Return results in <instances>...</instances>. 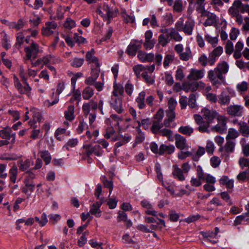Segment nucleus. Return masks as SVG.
<instances>
[{"instance_id": "1", "label": "nucleus", "mask_w": 249, "mask_h": 249, "mask_svg": "<svg viewBox=\"0 0 249 249\" xmlns=\"http://www.w3.org/2000/svg\"><path fill=\"white\" fill-rule=\"evenodd\" d=\"M202 115L195 114L194 119L196 124L199 125L197 129L201 133H209V128L214 119L217 118L218 112L213 109L204 108L201 110Z\"/></svg>"}, {"instance_id": "2", "label": "nucleus", "mask_w": 249, "mask_h": 249, "mask_svg": "<svg viewBox=\"0 0 249 249\" xmlns=\"http://www.w3.org/2000/svg\"><path fill=\"white\" fill-rule=\"evenodd\" d=\"M115 131L113 127L108 128L104 134V137L107 139L111 138L113 142L118 141L114 145L115 149L127 143L131 140V136L128 134L123 136L120 133L115 134Z\"/></svg>"}, {"instance_id": "3", "label": "nucleus", "mask_w": 249, "mask_h": 249, "mask_svg": "<svg viewBox=\"0 0 249 249\" xmlns=\"http://www.w3.org/2000/svg\"><path fill=\"white\" fill-rule=\"evenodd\" d=\"M208 78L214 86H218L225 83V77L217 71L215 68L208 72Z\"/></svg>"}, {"instance_id": "4", "label": "nucleus", "mask_w": 249, "mask_h": 249, "mask_svg": "<svg viewBox=\"0 0 249 249\" xmlns=\"http://www.w3.org/2000/svg\"><path fill=\"white\" fill-rule=\"evenodd\" d=\"M14 84L16 88L18 90L20 94H26L29 97L31 95V91L32 90L31 87L29 86V84H24V86L22 85L18 77L14 75L13 76Z\"/></svg>"}, {"instance_id": "5", "label": "nucleus", "mask_w": 249, "mask_h": 249, "mask_svg": "<svg viewBox=\"0 0 249 249\" xmlns=\"http://www.w3.org/2000/svg\"><path fill=\"white\" fill-rule=\"evenodd\" d=\"M24 51L26 53L25 60H31L32 58L35 59L39 53V45L32 42L30 46L25 47Z\"/></svg>"}, {"instance_id": "6", "label": "nucleus", "mask_w": 249, "mask_h": 249, "mask_svg": "<svg viewBox=\"0 0 249 249\" xmlns=\"http://www.w3.org/2000/svg\"><path fill=\"white\" fill-rule=\"evenodd\" d=\"M142 40H132L127 47L126 52L131 56L136 55L137 52L141 48Z\"/></svg>"}, {"instance_id": "7", "label": "nucleus", "mask_w": 249, "mask_h": 249, "mask_svg": "<svg viewBox=\"0 0 249 249\" xmlns=\"http://www.w3.org/2000/svg\"><path fill=\"white\" fill-rule=\"evenodd\" d=\"M228 114L231 116L241 117L244 113V107L241 105H230L227 108Z\"/></svg>"}, {"instance_id": "8", "label": "nucleus", "mask_w": 249, "mask_h": 249, "mask_svg": "<svg viewBox=\"0 0 249 249\" xmlns=\"http://www.w3.org/2000/svg\"><path fill=\"white\" fill-rule=\"evenodd\" d=\"M217 120L218 121V124L213 126L211 130L221 134L225 133L227 130L226 119L222 116H218Z\"/></svg>"}, {"instance_id": "9", "label": "nucleus", "mask_w": 249, "mask_h": 249, "mask_svg": "<svg viewBox=\"0 0 249 249\" xmlns=\"http://www.w3.org/2000/svg\"><path fill=\"white\" fill-rule=\"evenodd\" d=\"M57 27V24L55 21L47 22L45 27L42 29V34L44 36H48L53 34Z\"/></svg>"}, {"instance_id": "10", "label": "nucleus", "mask_w": 249, "mask_h": 249, "mask_svg": "<svg viewBox=\"0 0 249 249\" xmlns=\"http://www.w3.org/2000/svg\"><path fill=\"white\" fill-rule=\"evenodd\" d=\"M0 137L5 140H10L12 138L11 143H15L16 142V133H13L11 128L6 127L0 130Z\"/></svg>"}, {"instance_id": "11", "label": "nucleus", "mask_w": 249, "mask_h": 249, "mask_svg": "<svg viewBox=\"0 0 249 249\" xmlns=\"http://www.w3.org/2000/svg\"><path fill=\"white\" fill-rule=\"evenodd\" d=\"M110 106L119 114L122 113L124 111L122 98L112 97L110 101Z\"/></svg>"}, {"instance_id": "12", "label": "nucleus", "mask_w": 249, "mask_h": 249, "mask_svg": "<svg viewBox=\"0 0 249 249\" xmlns=\"http://www.w3.org/2000/svg\"><path fill=\"white\" fill-rule=\"evenodd\" d=\"M25 178L24 179V185L30 188L32 190L35 189V184L34 182V179L36 177L35 174L31 171H28L24 174Z\"/></svg>"}, {"instance_id": "13", "label": "nucleus", "mask_w": 249, "mask_h": 249, "mask_svg": "<svg viewBox=\"0 0 249 249\" xmlns=\"http://www.w3.org/2000/svg\"><path fill=\"white\" fill-rule=\"evenodd\" d=\"M103 10L106 13L105 21H107V24H109L112 19L117 16L118 11L111 9L107 5H104Z\"/></svg>"}, {"instance_id": "14", "label": "nucleus", "mask_w": 249, "mask_h": 249, "mask_svg": "<svg viewBox=\"0 0 249 249\" xmlns=\"http://www.w3.org/2000/svg\"><path fill=\"white\" fill-rule=\"evenodd\" d=\"M223 51V48L218 46L209 53L208 63L210 66H213L215 63L216 59L222 53Z\"/></svg>"}, {"instance_id": "15", "label": "nucleus", "mask_w": 249, "mask_h": 249, "mask_svg": "<svg viewBox=\"0 0 249 249\" xmlns=\"http://www.w3.org/2000/svg\"><path fill=\"white\" fill-rule=\"evenodd\" d=\"M175 139L176 146L178 149L183 150L188 148V146L186 143V139L183 136L178 134H176Z\"/></svg>"}, {"instance_id": "16", "label": "nucleus", "mask_w": 249, "mask_h": 249, "mask_svg": "<svg viewBox=\"0 0 249 249\" xmlns=\"http://www.w3.org/2000/svg\"><path fill=\"white\" fill-rule=\"evenodd\" d=\"M194 0H188L189 5L193 4ZM205 0H196L194 2L196 10L198 13H201L202 16H205V13H207V11L205 10Z\"/></svg>"}, {"instance_id": "17", "label": "nucleus", "mask_w": 249, "mask_h": 249, "mask_svg": "<svg viewBox=\"0 0 249 249\" xmlns=\"http://www.w3.org/2000/svg\"><path fill=\"white\" fill-rule=\"evenodd\" d=\"M172 174L174 178L180 181H183L185 179L184 173L182 172L181 168L177 164L173 165Z\"/></svg>"}, {"instance_id": "18", "label": "nucleus", "mask_w": 249, "mask_h": 249, "mask_svg": "<svg viewBox=\"0 0 249 249\" xmlns=\"http://www.w3.org/2000/svg\"><path fill=\"white\" fill-rule=\"evenodd\" d=\"M97 108L98 103L93 100H91L88 103H84L82 106V110L86 116L88 115L90 109L92 110H95Z\"/></svg>"}, {"instance_id": "19", "label": "nucleus", "mask_w": 249, "mask_h": 249, "mask_svg": "<svg viewBox=\"0 0 249 249\" xmlns=\"http://www.w3.org/2000/svg\"><path fill=\"white\" fill-rule=\"evenodd\" d=\"M204 70H196L191 69L190 74L188 75L187 78L189 80H197L202 78L204 76Z\"/></svg>"}, {"instance_id": "20", "label": "nucleus", "mask_w": 249, "mask_h": 249, "mask_svg": "<svg viewBox=\"0 0 249 249\" xmlns=\"http://www.w3.org/2000/svg\"><path fill=\"white\" fill-rule=\"evenodd\" d=\"M241 1L240 0H235L231 7L228 9V13L231 16H234L240 13V7Z\"/></svg>"}, {"instance_id": "21", "label": "nucleus", "mask_w": 249, "mask_h": 249, "mask_svg": "<svg viewBox=\"0 0 249 249\" xmlns=\"http://www.w3.org/2000/svg\"><path fill=\"white\" fill-rule=\"evenodd\" d=\"M239 126V132L242 136L245 137H249V124L244 121H240L237 123Z\"/></svg>"}, {"instance_id": "22", "label": "nucleus", "mask_w": 249, "mask_h": 249, "mask_svg": "<svg viewBox=\"0 0 249 249\" xmlns=\"http://www.w3.org/2000/svg\"><path fill=\"white\" fill-rule=\"evenodd\" d=\"M102 204V201L96 202L93 203L90 207L89 213L90 214L99 217L101 216V211L100 207Z\"/></svg>"}, {"instance_id": "23", "label": "nucleus", "mask_w": 249, "mask_h": 249, "mask_svg": "<svg viewBox=\"0 0 249 249\" xmlns=\"http://www.w3.org/2000/svg\"><path fill=\"white\" fill-rule=\"evenodd\" d=\"M235 147V143L234 142L231 140H227V142L225 146H221L219 148V151L220 152H224L226 153L229 154L232 153L234 151Z\"/></svg>"}, {"instance_id": "24", "label": "nucleus", "mask_w": 249, "mask_h": 249, "mask_svg": "<svg viewBox=\"0 0 249 249\" xmlns=\"http://www.w3.org/2000/svg\"><path fill=\"white\" fill-rule=\"evenodd\" d=\"M175 149V147L173 145L162 144L159 148V155H162L164 154H171L174 152Z\"/></svg>"}, {"instance_id": "25", "label": "nucleus", "mask_w": 249, "mask_h": 249, "mask_svg": "<svg viewBox=\"0 0 249 249\" xmlns=\"http://www.w3.org/2000/svg\"><path fill=\"white\" fill-rule=\"evenodd\" d=\"M94 50L92 49L90 51L87 53L86 54V60L89 64L94 63L96 66H99L98 59L94 56Z\"/></svg>"}, {"instance_id": "26", "label": "nucleus", "mask_w": 249, "mask_h": 249, "mask_svg": "<svg viewBox=\"0 0 249 249\" xmlns=\"http://www.w3.org/2000/svg\"><path fill=\"white\" fill-rule=\"evenodd\" d=\"M145 92L143 91L139 93L138 96L136 99L137 107L140 109H142L146 107L145 103Z\"/></svg>"}, {"instance_id": "27", "label": "nucleus", "mask_w": 249, "mask_h": 249, "mask_svg": "<svg viewBox=\"0 0 249 249\" xmlns=\"http://www.w3.org/2000/svg\"><path fill=\"white\" fill-rule=\"evenodd\" d=\"M207 18L205 21L204 22L203 25L205 26L215 25L216 24V16L213 13H205V16Z\"/></svg>"}, {"instance_id": "28", "label": "nucleus", "mask_w": 249, "mask_h": 249, "mask_svg": "<svg viewBox=\"0 0 249 249\" xmlns=\"http://www.w3.org/2000/svg\"><path fill=\"white\" fill-rule=\"evenodd\" d=\"M33 164V161H31L30 159L21 160L18 161V165L19 169L21 171H25L29 168L31 164Z\"/></svg>"}, {"instance_id": "29", "label": "nucleus", "mask_w": 249, "mask_h": 249, "mask_svg": "<svg viewBox=\"0 0 249 249\" xmlns=\"http://www.w3.org/2000/svg\"><path fill=\"white\" fill-rule=\"evenodd\" d=\"M231 97L226 92H222L218 96V103L220 105H228L230 104Z\"/></svg>"}, {"instance_id": "30", "label": "nucleus", "mask_w": 249, "mask_h": 249, "mask_svg": "<svg viewBox=\"0 0 249 249\" xmlns=\"http://www.w3.org/2000/svg\"><path fill=\"white\" fill-rule=\"evenodd\" d=\"M195 26V22L193 20L189 19L184 25L183 32L187 35H191Z\"/></svg>"}, {"instance_id": "31", "label": "nucleus", "mask_w": 249, "mask_h": 249, "mask_svg": "<svg viewBox=\"0 0 249 249\" xmlns=\"http://www.w3.org/2000/svg\"><path fill=\"white\" fill-rule=\"evenodd\" d=\"M74 109L73 105H70L68 107L67 110L65 111L64 117L67 121H72L74 119Z\"/></svg>"}, {"instance_id": "32", "label": "nucleus", "mask_w": 249, "mask_h": 249, "mask_svg": "<svg viewBox=\"0 0 249 249\" xmlns=\"http://www.w3.org/2000/svg\"><path fill=\"white\" fill-rule=\"evenodd\" d=\"M216 70L218 71L222 75L226 74L229 71V66L226 61L218 63L215 67Z\"/></svg>"}, {"instance_id": "33", "label": "nucleus", "mask_w": 249, "mask_h": 249, "mask_svg": "<svg viewBox=\"0 0 249 249\" xmlns=\"http://www.w3.org/2000/svg\"><path fill=\"white\" fill-rule=\"evenodd\" d=\"M167 118L164 120V125L166 127L170 126V123L173 122L176 118V113L174 110H167L166 111Z\"/></svg>"}, {"instance_id": "34", "label": "nucleus", "mask_w": 249, "mask_h": 249, "mask_svg": "<svg viewBox=\"0 0 249 249\" xmlns=\"http://www.w3.org/2000/svg\"><path fill=\"white\" fill-rule=\"evenodd\" d=\"M124 92V88L121 84H118L116 82L113 84V90L112 91L113 96L115 97H118L119 95L123 96Z\"/></svg>"}, {"instance_id": "35", "label": "nucleus", "mask_w": 249, "mask_h": 249, "mask_svg": "<svg viewBox=\"0 0 249 249\" xmlns=\"http://www.w3.org/2000/svg\"><path fill=\"white\" fill-rule=\"evenodd\" d=\"M220 184L225 185L228 189H232L233 187L234 181L233 179H229L226 176H222L219 179Z\"/></svg>"}, {"instance_id": "36", "label": "nucleus", "mask_w": 249, "mask_h": 249, "mask_svg": "<svg viewBox=\"0 0 249 249\" xmlns=\"http://www.w3.org/2000/svg\"><path fill=\"white\" fill-rule=\"evenodd\" d=\"M179 58L183 61H188L192 58V54L189 47H186L184 52H181L178 54Z\"/></svg>"}, {"instance_id": "37", "label": "nucleus", "mask_w": 249, "mask_h": 249, "mask_svg": "<svg viewBox=\"0 0 249 249\" xmlns=\"http://www.w3.org/2000/svg\"><path fill=\"white\" fill-rule=\"evenodd\" d=\"M178 131L183 135L190 136L194 132V129L190 125H182L178 128Z\"/></svg>"}, {"instance_id": "38", "label": "nucleus", "mask_w": 249, "mask_h": 249, "mask_svg": "<svg viewBox=\"0 0 249 249\" xmlns=\"http://www.w3.org/2000/svg\"><path fill=\"white\" fill-rule=\"evenodd\" d=\"M25 21L23 19L20 18L17 22H11L9 23V26L10 28L15 29L17 30H19L22 28L25 25Z\"/></svg>"}, {"instance_id": "39", "label": "nucleus", "mask_w": 249, "mask_h": 249, "mask_svg": "<svg viewBox=\"0 0 249 249\" xmlns=\"http://www.w3.org/2000/svg\"><path fill=\"white\" fill-rule=\"evenodd\" d=\"M164 124L161 123L160 122L157 121H153L152 125L151 127V131L153 134H156L160 130V129L163 127Z\"/></svg>"}, {"instance_id": "40", "label": "nucleus", "mask_w": 249, "mask_h": 249, "mask_svg": "<svg viewBox=\"0 0 249 249\" xmlns=\"http://www.w3.org/2000/svg\"><path fill=\"white\" fill-rule=\"evenodd\" d=\"M93 89L89 86L87 87L82 92L83 98L85 100H89L93 96Z\"/></svg>"}, {"instance_id": "41", "label": "nucleus", "mask_w": 249, "mask_h": 249, "mask_svg": "<svg viewBox=\"0 0 249 249\" xmlns=\"http://www.w3.org/2000/svg\"><path fill=\"white\" fill-rule=\"evenodd\" d=\"M159 43L162 47H165L170 41L169 36L168 34L165 35L163 34L160 35L158 37Z\"/></svg>"}, {"instance_id": "42", "label": "nucleus", "mask_w": 249, "mask_h": 249, "mask_svg": "<svg viewBox=\"0 0 249 249\" xmlns=\"http://www.w3.org/2000/svg\"><path fill=\"white\" fill-rule=\"evenodd\" d=\"M170 33L168 34L169 38L174 39L176 41H180L182 37L175 28H171Z\"/></svg>"}, {"instance_id": "43", "label": "nucleus", "mask_w": 249, "mask_h": 249, "mask_svg": "<svg viewBox=\"0 0 249 249\" xmlns=\"http://www.w3.org/2000/svg\"><path fill=\"white\" fill-rule=\"evenodd\" d=\"M39 154L41 158L44 160L46 165L50 163L52 158L50 153L48 151H41L39 152Z\"/></svg>"}, {"instance_id": "44", "label": "nucleus", "mask_w": 249, "mask_h": 249, "mask_svg": "<svg viewBox=\"0 0 249 249\" xmlns=\"http://www.w3.org/2000/svg\"><path fill=\"white\" fill-rule=\"evenodd\" d=\"M18 170L17 167L13 166L10 169L9 171V177L11 181L13 183H15L17 180V177L18 175Z\"/></svg>"}, {"instance_id": "45", "label": "nucleus", "mask_w": 249, "mask_h": 249, "mask_svg": "<svg viewBox=\"0 0 249 249\" xmlns=\"http://www.w3.org/2000/svg\"><path fill=\"white\" fill-rule=\"evenodd\" d=\"M175 59V55L173 54H166L164 58L163 65L164 68L168 67Z\"/></svg>"}, {"instance_id": "46", "label": "nucleus", "mask_w": 249, "mask_h": 249, "mask_svg": "<svg viewBox=\"0 0 249 249\" xmlns=\"http://www.w3.org/2000/svg\"><path fill=\"white\" fill-rule=\"evenodd\" d=\"M162 24L164 26H167L173 23L172 15L171 13H167L162 17Z\"/></svg>"}, {"instance_id": "47", "label": "nucleus", "mask_w": 249, "mask_h": 249, "mask_svg": "<svg viewBox=\"0 0 249 249\" xmlns=\"http://www.w3.org/2000/svg\"><path fill=\"white\" fill-rule=\"evenodd\" d=\"M239 136L238 132L234 128H230L228 130V134L226 136V140L235 139Z\"/></svg>"}, {"instance_id": "48", "label": "nucleus", "mask_w": 249, "mask_h": 249, "mask_svg": "<svg viewBox=\"0 0 249 249\" xmlns=\"http://www.w3.org/2000/svg\"><path fill=\"white\" fill-rule=\"evenodd\" d=\"M24 36L22 32H18L17 34L16 43L15 46L18 49H19L23 43Z\"/></svg>"}, {"instance_id": "49", "label": "nucleus", "mask_w": 249, "mask_h": 249, "mask_svg": "<svg viewBox=\"0 0 249 249\" xmlns=\"http://www.w3.org/2000/svg\"><path fill=\"white\" fill-rule=\"evenodd\" d=\"M142 76L144 81L149 85H152L154 83V78L151 75H149L147 71H143L142 73Z\"/></svg>"}, {"instance_id": "50", "label": "nucleus", "mask_w": 249, "mask_h": 249, "mask_svg": "<svg viewBox=\"0 0 249 249\" xmlns=\"http://www.w3.org/2000/svg\"><path fill=\"white\" fill-rule=\"evenodd\" d=\"M238 163L242 169L247 168V170H249V158L241 157L239 160Z\"/></svg>"}, {"instance_id": "51", "label": "nucleus", "mask_w": 249, "mask_h": 249, "mask_svg": "<svg viewBox=\"0 0 249 249\" xmlns=\"http://www.w3.org/2000/svg\"><path fill=\"white\" fill-rule=\"evenodd\" d=\"M84 62V58L75 57L71 61V65L75 68H79L82 66Z\"/></svg>"}, {"instance_id": "52", "label": "nucleus", "mask_w": 249, "mask_h": 249, "mask_svg": "<svg viewBox=\"0 0 249 249\" xmlns=\"http://www.w3.org/2000/svg\"><path fill=\"white\" fill-rule=\"evenodd\" d=\"M205 39L214 47L216 46L218 41L217 37H212L208 34L205 35Z\"/></svg>"}, {"instance_id": "53", "label": "nucleus", "mask_w": 249, "mask_h": 249, "mask_svg": "<svg viewBox=\"0 0 249 249\" xmlns=\"http://www.w3.org/2000/svg\"><path fill=\"white\" fill-rule=\"evenodd\" d=\"M75 26V22L70 18H66L64 27L67 29H71Z\"/></svg>"}, {"instance_id": "54", "label": "nucleus", "mask_w": 249, "mask_h": 249, "mask_svg": "<svg viewBox=\"0 0 249 249\" xmlns=\"http://www.w3.org/2000/svg\"><path fill=\"white\" fill-rule=\"evenodd\" d=\"M239 180L245 181L249 180V170L240 172L237 177Z\"/></svg>"}, {"instance_id": "55", "label": "nucleus", "mask_w": 249, "mask_h": 249, "mask_svg": "<svg viewBox=\"0 0 249 249\" xmlns=\"http://www.w3.org/2000/svg\"><path fill=\"white\" fill-rule=\"evenodd\" d=\"M88 127V125L87 124L83 119L80 121L78 126L76 128V131L78 134H81L85 128H87Z\"/></svg>"}, {"instance_id": "56", "label": "nucleus", "mask_w": 249, "mask_h": 249, "mask_svg": "<svg viewBox=\"0 0 249 249\" xmlns=\"http://www.w3.org/2000/svg\"><path fill=\"white\" fill-rule=\"evenodd\" d=\"M133 70L137 77H139L140 75L141 72L145 71V66L142 65H135L133 67Z\"/></svg>"}, {"instance_id": "57", "label": "nucleus", "mask_w": 249, "mask_h": 249, "mask_svg": "<svg viewBox=\"0 0 249 249\" xmlns=\"http://www.w3.org/2000/svg\"><path fill=\"white\" fill-rule=\"evenodd\" d=\"M78 143V140L77 139H70L67 143L64 146V147L66 148V149L69 150V147H74L76 145H77Z\"/></svg>"}, {"instance_id": "58", "label": "nucleus", "mask_w": 249, "mask_h": 249, "mask_svg": "<svg viewBox=\"0 0 249 249\" xmlns=\"http://www.w3.org/2000/svg\"><path fill=\"white\" fill-rule=\"evenodd\" d=\"M100 64H99V66H96L95 65V67L93 66H91V76L94 77V79H97L99 75V73L100 71Z\"/></svg>"}, {"instance_id": "59", "label": "nucleus", "mask_w": 249, "mask_h": 249, "mask_svg": "<svg viewBox=\"0 0 249 249\" xmlns=\"http://www.w3.org/2000/svg\"><path fill=\"white\" fill-rule=\"evenodd\" d=\"M33 112V118L34 120L38 122H40L42 121V117L41 113L36 109H33L31 110Z\"/></svg>"}, {"instance_id": "60", "label": "nucleus", "mask_w": 249, "mask_h": 249, "mask_svg": "<svg viewBox=\"0 0 249 249\" xmlns=\"http://www.w3.org/2000/svg\"><path fill=\"white\" fill-rule=\"evenodd\" d=\"M233 51V44L231 41L228 40L225 46V52L227 54H231Z\"/></svg>"}, {"instance_id": "61", "label": "nucleus", "mask_w": 249, "mask_h": 249, "mask_svg": "<svg viewBox=\"0 0 249 249\" xmlns=\"http://www.w3.org/2000/svg\"><path fill=\"white\" fill-rule=\"evenodd\" d=\"M196 98L195 95L193 93L191 94L189 97V101H188L189 106L192 108H195L196 107Z\"/></svg>"}, {"instance_id": "62", "label": "nucleus", "mask_w": 249, "mask_h": 249, "mask_svg": "<svg viewBox=\"0 0 249 249\" xmlns=\"http://www.w3.org/2000/svg\"><path fill=\"white\" fill-rule=\"evenodd\" d=\"M220 196L221 198L228 203V205H232V202L231 200L230 196L227 192H223L221 193Z\"/></svg>"}, {"instance_id": "63", "label": "nucleus", "mask_w": 249, "mask_h": 249, "mask_svg": "<svg viewBox=\"0 0 249 249\" xmlns=\"http://www.w3.org/2000/svg\"><path fill=\"white\" fill-rule=\"evenodd\" d=\"M164 116V111L162 109L160 108L155 114V121L160 122L162 120Z\"/></svg>"}, {"instance_id": "64", "label": "nucleus", "mask_w": 249, "mask_h": 249, "mask_svg": "<svg viewBox=\"0 0 249 249\" xmlns=\"http://www.w3.org/2000/svg\"><path fill=\"white\" fill-rule=\"evenodd\" d=\"M92 149L93 150V153L97 156H101L103 154V150L101 146L99 145H95L93 146H92Z\"/></svg>"}]
</instances>
